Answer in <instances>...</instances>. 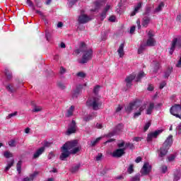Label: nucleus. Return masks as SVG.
I'll use <instances>...</instances> for the list:
<instances>
[{
  "label": "nucleus",
  "mask_w": 181,
  "mask_h": 181,
  "mask_svg": "<svg viewBox=\"0 0 181 181\" xmlns=\"http://www.w3.org/2000/svg\"><path fill=\"white\" fill-rule=\"evenodd\" d=\"M75 53L76 54H80V53H83L82 59L79 61V63L81 64H86V63L93 59V49H87V47L86 45V43L84 42H81L79 48L75 50Z\"/></svg>",
  "instance_id": "nucleus-1"
},
{
  "label": "nucleus",
  "mask_w": 181,
  "mask_h": 181,
  "mask_svg": "<svg viewBox=\"0 0 181 181\" xmlns=\"http://www.w3.org/2000/svg\"><path fill=\"white\" fill-rule=\"evenodd\" d=\"M172 144H173V136L170 135L164 141L163 146L158 150V158L160 160H163V158L168 154V151L172 146Z\"/></svg>",
  "instance_id": "nucleus-2"
},
{
  "label": "nucleus",
  "mask_w": 181,
  "mask_h": 181,
  "mask_svg": "<svg viewBox=\"0 0 181 181\" xmlns=\"http://www.w3.org/2000/svg\"><path fill=\"white\" fill-rule=\"evenodd\" d=\"M78 145V141L72 140L70 141H66L61 148V149H66L70 151L72 155H76L77 152H80V147L77 146Z\"/></svg>",
  "instance_id": "nucleus-3"
},
{
  "label": "nucleus",
  "mask_w": 181,
  "mask_h": 181,
  "mask_svg": "<svg viewBox=\"0 0 181 181\" xmlns=\"http://www.w3.org/2000/svg\"><path fill=\"white\" fill-rule=\"evenodd\" d=\"M103 105L101 100H100V98H93V99H88L86 102V105L89 108H92L94 111H98L100 110V107Z\"/></svg>",
  "instance_id": "nucleus-4"
},
{
  "label": "nucleus",
  "mask_w": 181,
  "mask_h": 181,
  "mask_svg": "<svg viewBox=\"0 0 181 181\" xmlns=\"http://www.w3.org/2000/svg\"><path fill=\"white\" fill-rule=\"evenodd\" d=\"M138 108H141V102L138 100H136L129 103V105L125 107L124 110L127 114H131L132 111H136V110Z\"/></svg>",
  "instance_id": "nucleus-5"
},
{
  "label": "nucleus",
  "mask_w": 181,
  "mask_h": 181,
  "mask_svg": "<svg viewBox=\"0 0 181 181\" xmlns=\"http://www.w3.org/2000/svg\"><path fill=\"white\" fill-rule=\"evenodd\" d=\"M136 78V74H132L126 77V78L124 79L126 87L124 88V91H127L129 88H131V87H132V81H134Z\"/></svg>",
  "instance_id": "nucleus-6"
},
{
  "label": "nucleus",
  "mask_w": 181,
  "mask_h": 181,
  "mask_svg": "<svg viewBox=\"0 0 181 181\" xmlns=\"http://www.w3.org/2000/svg\"><path fill=\"white\" fill-rule=\"evenodd\" d=\"M170 112L172 115H174V117H176V118H180V119H181L180 105H175L174 106H172L170 109Z\"/></svg>",
  "instance_id": "nucleus-7"
},
{
  "label": "nucleus",
  "mask_w": 181,
  "mask_h": 181,
  "mask_svg": "<svg viewBox=\"0 0 181 181\" xmlns=\"http://www.w3.org/2000/svg\"><path fill=\"white\" fill-rule=\"evenodd\" d=\"M151 172H152V165H151L148 162L144 163L140 170L141 176H148Z\"/></svg>",
  "instance_id": "nucleus-8"
},
{
  "label": "nucleus",
  "mask_w": 181,
  "mask_h": 181,
  "mask_svg": "<svg viewBox=\"0 0 181 181\" xmlns=\"http://www.w3.org/2000/svg\"><path fill=\"white\" fill-rule=\"evenodd\" d=\"M153 32L152 30H149L148 33V39L146 41V46H148L149 47H153L156 45V40L153 38Z\"/></svg>",
  "instance_id": "nucleus-9"
},
{
  "label": "nucleus",
  "mask_w": 181,
  "mask_h": 181,
  "mask_svg": "<svg viewBox=\"0 0 181 181\" xmlns=\"http://www.w3.org/2000/svg\"><path fill=\"white\" fill-rule=\"evenodd\" d=\"M42 0H34V2L35 4H33V1L32 0H26V4L33 9V11H36V6L37 8H42Z\"/></svg>",
  "instance_id": "nucleus-10"
},
{
  "label": "nucleus",
  "mask_w": 181,
  "mask_h": 181,
  "mask_svg": "<svg viewBox=\"0 0 181 181\" xmlns=\"http://www.w3.org/2000/svg\"><path fill=\"white\" fill-rule=\"evenodd\" d=\"M76 131H77V125L76 124V121L72 120V122L68 126L66 135H71V134H76Z\"/></svg>",
  "instance_id": "nucleus-11"
},
{
  "label": "nucleus",
  "mask_w": 181,
  "mask_h": 181,
  "mask_svg": "<svg viewBox=\"0 0 181 181\" xmlns=\"http://www.w3.org/2000/svg\"><path fill=\"white\" fill-rule=\"evenodd\" d=\"M162 132H163V129H158L153 132L149 133L147 136V142H151L153 138H158V136L160 135Z\"/></svg>",
  "instance_id": "nucleus-12"
},
{
  "label": "nucleus",
  "mask_w": 181,
  "mask_h": 181,
  "mask_svg": "<svg viewBox=\"0 0 181 181\" xmlns=\"http://www.w3.org/2000/svg\"><path fill=\"white\" fill-rule=\"evenodd\" d=\"M124 153H125V148L122 147L115 150L112 153V158H121L122 156H124Z\"/></svg>",
  "instance_id": "nucleus-13"
},
{
  "label": "nucleus",
  "mask_w": 181,
  "mask_h": 181,
  "mask_svg": "<svg viewBox=\"0 0 181 181\" xmlns=\"http://www.w3.org/2000/svg\"><path fill=\"white\" fill-rule=\"evenodd\" d=\"M117 148H123L127 151V148H129V149H135V146H134V144L132 143H125V141H122L121 143L117 144Z\"/></svg>",
  "instance_id": "nucleus-14"
},
{
  "label": "nucleus",
  "mask_w": 181,
  "mask_h": 181,
  "mask_svg": "<svg viewBox=\"0 0 181 181\" xmlns=\"http://www.w3.org/2000/svg\"><path fill=\"white\" fill-rule=\"evenodd\" d=\"M90 21H91V18L86 14H81L78 18L79 25L87 23L88 22H90Z\"/></svg>",
  "instance_id": "nucleus-15"
},
{
  "label": "nucleus",
  "mask_w": 181,
  "mask_h": 181,
  "mask_svg": "<svg viewBox=\"0 0 181 181\" xmlns=\"http://www.w3.org/2000/svg\"><path fill=\"white\" fill-rule=\"evenodd\" d=\"M62 153L59 156L60 160H66V158H69L71 153L67 149H62Z\"/></svg>",
  "instance_id": "nucleus-16"
},
{
  "label": "nucleus",
  "mask_w": 181,
  "mask_h": 181,
  "mask_svg": "<svg viewBox=\"0 0 181 181\" xmlns=\"http://www.w3.org/2000/svg\"><path fill=\"white\" fill-rule=\"evenodd\" d=\"M43 153H45V147H41L34 153L33 159H37Z\"/></svg>",
  "instance_id": "nucleus-17"
},
{
  "label": "nucleus",
  "mask_w": 181,
  "mask_h": 181,
  "mask_svg": "<svg viewBox=\"0 0 181 181\" xmlns=\"http://www.w3.org/2000/svg\"><path fill=\"white\" fill-rule=\"evenodd\" d=\"M82 89H83V85L77 86L76 88L72 93L73 98H77V97H78V94H80Z\"/></svg>",
  "instance_id": "nucleus-18"
},
{
  "label": "nucleus",
  "mask_w": 181,
  "mask_h": 181,
  "mask_svg": "<svg viewBox=\"0 0 181 181\" xmlns=\"http://www.w3.org/2000/svg\"><path fill=\"white\" fill-rule=\"evenodd\" d=\"M151 23V17L146 16L143 18L141 25L144 28H148V25Z\"/></svg>",
  "instance_id": "nucleus-19"
},
{
  "label": "nucleus",
  "mask_w": 181,
  "mask_h": 181,
  "mask_svg": "<svg viewBox=\"0 0 181 181\" xmlns=\"http://www.w3.org/2000/svg\"><path fill=\"white\" fill-rule=\"evenodd\" d=\"M142 8V3L139 2L136 6H134V10L131 13L130 16H135L136 13L139 12V10Z\"/></svg>",
  "instance_id": "nucleus-20"
},
{
  "label": "nucleus",
  "mask_w": 181,
  "mask_h": 181,
  "mask_svg": "<svg viewBox=\"0 0 181 181\" xmlns=\"http://www.w3.org/2000/svg\"><path fill=\"white\" fill-rule=\"evenodd\" d=\"M95 117H97L96 113L92 112V113L88 115L87 116H85L83 117V121H85V122H88L89 121H91V119H94V118H95Z\"/></svg>",
  "instance_id": "nucleus-21"
},
{
  "label": "nucleus",
  "mask_w": 181,
  "mask_h": 181,
  "mask_svg": "<svg viewBox=\"0 0 181 181\" xmlns=\"http://www.w3.org/2000/svg\"><path fill=\"white\" fill-rule=\"evenodd\" d=\"M165 8V3L161 1L158 6L154 9L153 13H159V12H162V10Z\"/></svg>",
  "instance_id": "nucleus-22"
},
{
  "label": "nucleus",
  "mask_w": 181,
  "mask_h": 181,
  "mask_svg": "<svg viewBox=\"0 0 181 181\" xmlns=\"http://www.w3.org/2000/svg\"><path fill=\"white\" fill-rule=\"evenodd\" d=\"M124 46L125 43L123 42L119 45V49H117V53L119 57H124V54H125V53L124 52Z\"/></svg>",
  "instance_id": "nucleus-23"
},
{
  "label": "nucleus",
  "mask_w": 181,
  "mask_h": 181,
  "mask_svg": "<svg viewBox=\"0 0 181 181\" xmlns=\"http://www.w3.org/2000/svg\"><path fill=\"white\" fill-rule=\"evenodd\" d=\"M145 108H146V105H141L139 108L138 112H134V118H138V117H139V115H141V114L142 113V112L144 111V110H145Z\"/></svg>",
  "instance_id": "nucleus-24"
},
{
  "label": "nucleus",
  "mask_w": 181,
  "mask_h": 181,
  "mask_svg": "<svg viewBox=\"0 0 181 181\" xmlns=\"http://www.w3.org/2000/svg\"><path fill=\"white\" fill-rule=\"evenodd\" d=\"M154 108H155V104L153 103H150L148 107L146 109V114L147 115H151Z\"/></svg>",
  "instance_id": "nucleus-25"
},
{
  "label": "nucleus",
  "mask_w": 181,
  "mask_h": 181,
  "mask_svg": "<svg viewBox=\"0 0 181 181\" xmlns=\"http://www.w3.org/2000/svg\"><path fill=\"white\" fill-rule=\"evenodd\" d=\"M74 105H71L69 109L67 110L66 114V117H73V113L74 112Z\"/></svg>",
  "instance_id": "nucleus-26"
},
{
  "label": "nucleus",
  "mask_w": 181,
  "mask_h": 181,
  "mask_svg": "<svg viewBox=\"0 0 181 181\" xmlns=\"http://www.w3.org/2000/svg\"><path fill=\"white\" fill-rule=\"evenodd\" d=\"M123 129H124V124H119L116 126L114 131L115 132L116 134H119V132H121V131H122Z\"/></svg>",
  "instance_id": "nucleus-27"
},
{
  "label": "nucleus",
  "mask_w": 181,
  "mask_h": 181,
  "mask_svg": "<svg viewBox=\"0 0 181 181\" xmlns=\"http://www.w3.org/2000/svg\"><path fill=\"white\" fill-rule=\"evenodd\" d=\"M153 64L154 65L153 73H156L159 69H160V63L158 61L153 62Z\"/></svg>",
  "instance_id": "nucleus-28"
},
{
  "label": "nucleus",
  "mask_w": 181,
  "mask_h": 181,
  "mask_svg": "<svg viewBox=\"0 0 181 181\" xmlns=\"http://www.w3.org/2000/svg\"><path fill=\"white\" fill-rule=\"evenodd\" d=\"M181 173L180 171L177 170L174 173V181H177L180 180Z\"/></svg>",
  "instance_id": "nucleus-29"
},
{
  "label": "nucleus",
  "mask_w": 181,
  "mask_h": 181,
  "mask_svg": "<svg viewBox=\"0 0 181 181\" xmlns=\"http://www.w3.org/2000/svg\"><path fill=\"white\" fill-rule=\"evenodd\" d=\"M144 77H145V72H144V71H140V72L139 73V74L137 75V77L135 78V81H136V82L141 81V78H144Z\"/></svg>",
  "instance_id": "nucleus-30"
},
{
  "label": "nucleus",
  "mask_w": 181,
  "mask_h": 181,
  "mask_svg": "<svg viewBox=\"0 0 181 181\" xmlns=\"http://www.w3.org/2000/svg\"><path fill=\"white\" fill-rule=\"evenodd\" d=\"M146 49V45L141 44L140 47L138 49V54H142L144 53V51Z\"/></svg>",
  "instance_id": "nucleus-31"
},
{
  "label": "nucleus",
  "mask_w": 181,
  "mask_h": 181,
  "mask_svg": "<svg viewBox=\"0 0 181 181\" xmlns=\"http://www.w3.org/2000/svg\"><path fill=\"white\" fill-rule=\"evenodd\" d=\"M4 73L6 76L8 80H11V78H12V72H11V71H9V69L8 68H5Z\"/></svg>",
  "instance_id": "nucleus-32"
},
{
  "label": "nucleus",
  "mask_w": 181,
  "mask_h": 181,
  "mask_svg": "<svg viewBox=\"0 0 181 181\" xmlns=\"http://www.w3.org/2000/svg\"><path fill=\"white\" fill-rule=\"evenodd\" d=\"M103 4H104V1H103V0L96 1L95 2V9H99V8H100Z\"/></svg>",
  "instance_id": "nucleus-33"
},
{
  "label": "nucleus",
  "mask_w": 181,
  "mask_h": 181,
  "mask_svg": "<svg viewBox=\"0 0 181 181\" xmlns=\"http://www.w3.org/2000/svg\"><path fill=\"white\" fill-rule=\"evenodd\" d=\"M151 11H152V7L151 6H147L146 7V11L144 13V16H149V13H151Z\"/></svg>",
  "instance_id": "nucleus-34"
},
{
  "label": "nucleus",
  "mask_w": 181,
  "mask_h": 181,
  "mask_svg": "<svg viewBox=\"0 0 181 181\" xmlns=\"http://www.w3.org/2000/svg\"><path fill=\"white\" fill-rule=\"evenodd\" d=\"M80 166H81L80 164H77V165L73 166V167L71 168V172L72 173H76V172H78V169H80Z\"/></svg>",
  "instance_id": "nucleus-35"
},
{
  "label": "nucleus",
  "mask_w": 181,
  "mask_h": 181,
  "mask_svg": "<svg viewBox=\"0 0 181 181\" xmlns=\"http://www.w3.org/2000/svg\"><path fill=\"white\" fill-rule=\"evenodd\" d=\"M141 174L138 173L136 174L134 177L131 178V181H140L141 180Z\"/></svg>",
  "instance_id": "nucleus-36"
},
{
  "label": "nucleus",
  "mask_w": 181,
  "mask_h": 181,
  "mask_svg": "<svg viewBox=\"0 0 181 181\" xmlns=\"http://www.w3.org/2000/svg\"><path fill=\"white\" fill-rule=\"evenodd\" d=\"M103 139V137H98L95 140L90 141V146H94L95 145H97L100 141Z\"/></svg>",
  "instance_id": "nucleus-37"
},
{
  "label": "nucleus",
  "mask_w": 181,
  "mask_h": 181,
  "mask_svg": "<svg viewBox=\"0 0 181 181\" xmlns=\"http://www.w3.org/2000/svg\"><path fill=\"white\" fill-rule=\"evenodd\" d=\"M16 168H17V172L18 173H21V172H22V160H19L17 163Z\"/></svg>",
  "instance_id": "nucleus-38"
},
{
  "label": "nucleus",
  "mask_w": 181,
  "mask_h": 181,
  "mask_svg": "<svg viewBox=\"0 0 181 181\" xmlns=\"http://www.w3.org/2000/svg\"><path fill=\"white\" fill-rule=\"evenodd\" d=\"M13 163H15V160H11V161L7 164V166L5 168V172H8V170H9V168L13 166Z\"/></svg>",
  "instance_id": "nucleus-39"
},
{
  "label": "nucleus",
  "mask_w": 181,
  "mask_h": 181,
  "mask_svg": "<svg viewBox=\"0 0 181 181\" xmlns=\"http://www.w3.org/2000/svg\"><path fill=\"white\" fill-rule=\"evenodd\" d=\"M134 164H130L127 168V173L131 175L132 173H134Z\"/></svg>",
  "instance_id": "nucleus-40"
},
{
  "label": "nucleus",
  "mask_w": 181,
  "mask_h": 181,
  "mask_svg": "<svg viewBox=\"0 0 181 181\" xmlns=\"http://www.w3.org/2000/svg\"><path fill=\"white\" fill-rule=\"evenodd\" d=\"M6 89L8 93H15V90L13 89V87L11 84L7 85L6 86Z\"/></svg>",
  "instance_id": "nucleus-41"
},
{
  "label": "nucleus",
  "mask_w": 181,
  "mask_h": 181,
  "mask_svg": "<svg viewBox=\"0 0 181 181\" xmlns=\"http://www.w3.org/2000/svg\"><path fill=\"white\" fill-rule=\"evenodd\" d=\"M172 74V69L168 68V69L164 74V78H169V76Z\"/></svg>",
  "instance_id": "nucleus-42"
},
{
  "label": "nucleus",
  "mask_w": 181,
  "mask_h": 181,
  "mask_svg": "<svg viewBox=\"0 0 181 181\" xmlns=\"http://www.w3.org/2000/svg\"><path fill=\"white\" fill-rule=\"evenodd\" d=\"M4 158H6L8 159L9 158H13V154H12V153H11L9 151H5L4 153Z\"/></svg>",
  "instance_id": "nucleus-43"
},
{
  "label": "nucleus",
  "mask_w": 181,
  "mask_h": 181,
  "mask_svg": "<svg viewBox=\"0 0 181 181\" xmlns=\"http://www.w3.org/2000/svg\"><path fill=\"white\" fill-rule=\"evenodd\" d=\"M52 142L47 141H44L43 143V146L42 148H45V150L46 149V148H49V146H52Z\"/></svg>",
  "instance_id": "nucleus-44"
},
{
  "label": "nucleus",
  "mask_w": 181,
  "mask_h": 181,
  "mask_svg": "<svg viewBox=\"0 0 181 181\" xmlns=\"http://www.w3.org/2000/svg\"><path fill=\"white\" fill-rule=\"evenodd\" d=\"M78 0H68V5L71 8Z\"/></svg>",
  "instance_id": "nucleus-45"
},
{
  "label": "nucleus",
  "mask_w": 181,
  "mask_h": 181,
  "mask_svg": "<svg viewBox=\"0 0 181 181\" xmlns=\"http://www.w3.org/2000/svg\"><path fill=\"white\" fill-rule=\"evenodd\" d=\"M8 145L11 148H13V147L16 146V141L11 140L10 141H8Z\"/></svg>",
  "instance_id": "nucleus-46"
},
{
  "label": "nucleus",
  "mask_w": 181,
  "mask_h": 181,
  "mask_svg": "<svg viewBox=\"0 0 181 181\" xmlns=\"http://www.w3.org/2000/svg\"><path fill=\"white\" fill-rule=\"evenodd\" d=\"M57 86L61 90H64V88H66V86L64 83H63V82H58Z\"/></svg>",
  "instance_id": "nucleus-47"
},
{
  "label": "nucleus",
  "mask_w": 181,
  "mask_h": 181,
  "mask_svg": "<svg viewBox=\"0 0 181 181\" xmlns=\"http://www.w3.org/2000/svg\"><path fill=\"white\" fill-rule=\"evenodd\" d=\"M100 87L101 86H100V85H97L96 86L94 87L93 88L94 94H98V91H100Z\"/></svg>",
  "instance_id": "nucleus-48"
},
{
  "label": "nucleus",
  "mask_w": 181,
  "mask_h": 181,
  "mask_svg": "<svg viewBox=\"0 0 181 181\" xmlns=\"http://www.w3.org/2000/svg\"><path fill=\"white\" fill-rule=\"evenodd\" d=\"M77 77H81V78H84L86 77V74L84 72H78L76 74Z\"/></svg>",
  "instance_id": "nucleus-49"
},
{
  "label": "nucleus",
  "mask_w": 181,
  "mask_h": 181,
  "mask_svg": "<svg viewBox=\"0 0 181 181\" xmlns=\"http://www.w3.org/2000/svg\"><path fill=\"white\" fill-rule=\"evenodd\" d=\"M37 176V172H34L33 174H31L30 175V180H33V179H35V177H36Z\"/></svg>",
  "instance_id": "nucleus-50"
},
{
  "label": "nucleus",
  "mask_w": 181,
  "mask_h": 181,
  "mask_svg": "<svg viewBox=\"0 0 181 181\" xmlns=\"http://www.w3.org/2000/svg\"><path fill=\"white\" fill-rule=\"evenodd\" d=\"M106 17H107V12L103 11L100 14V20L104 21L105 18Z\"/></svg>",
  "instance_id": "nucleus-51"
},
{
  "label": "nucleus",
  "mask_w": 181,
  "mask_h": 181,
  "mask_svg": "<svg viewBox=\"0 0 181 181\" xmlns=\"http://www.w3.org/2000/svg\"><path fill=\"white\" fill-rule=\"evenodd\" d=\"M16 115H18V112H14L13 113L9 114V115L7 116L6 119H9L12 118V117H16Z\"/></svg>",
  "instance_id": "nucleus-52"
},
{
  "label": "nucleus",
  "mask_w": 181,
  "mask_h": 181,
  "mask_svg": "<svg viewBox=\"0 0 181 181\" xmlns=\"http://www.w3.org/2000/svg\"><path fill=\"white\" fill-rule=\"evenodd\" d=\"M149 127H151V122H148L145 124V126H144V132L148 131V129H149Z\"/></svg>",
  "instance_id": "nucleus-53"
},
{
  "label": "nucleus",
  "mask_w": 181,
  "mask_h": 181,
  "mask_svg": "<svg viewBox=\"0 0 181 181\" xmlns=\"http://www.w3.org/2000/svg\"><path fill=\"white\" fill-rule=\"evenodd\" d=\"M177 134L178 135H180L181 134V123L178 124V126L176 127Z\"/></svg>",
  "instance_id": "nucleus-54"
},
{
  "label": "nucleus",
  "mask_w": 181,
  "mask_h": 181,
  "mask_svg": "<svg viewBox=\"0 0 181 181\" xmlns=\"http://www.w3.org/2000/svg\"><path fill=\"white\" fill-rule=\"evenodd\" d=\"M114 135H117V134L115 133V130H113V132L107 134L106 135L107 138H112V136H114Z\"/></svg>",
  "instance_id": "nucleus-55"
},
{
  "label": "nucleus",
  "mask_w": 181,
  "mask_h": 181,
  "mask_svg": "<svg viewBox=\"0 0 181 181\" xmlns=\"http://www.w3.org/2000/svg\"><path fill=\"white\" fill-rule=\"evenodd\" d=\"M103 159V153H98V155L95 157V160L97 162Z\"/></svg>",
  "instance_id": "nucleus-56"
},
{
  "label": "nucleus",
  "mask_w": 181,
  "mask_h": 181,
  "mask_svg": "<svg viewBox=\"0 0 181 181\" xmlns=\"http://www.w3.org/2000/svg\"><path fill=\"white\" fill-rule=\"evenodd\" d=\"M54 156H56L54 155V153H53L52 151H51L49 154H48V156H47V158L48 159H53V158H54Z\"/></svg>",
  "instance_id": "nucleus-57"
},
{
  "label": "nucleus",
  "mask_w": 181,
  "mask_h": 181,
  "mask_svg": "<svg viewBox=\"0 0 181 181\" xmlns=\"http://www.w3.org/2000/svg\"><path fill=\"white\" fill-rule=\"evenodd\" d=\"M40 111H42V107H34V109L33 110V112H40Z\"/></svg>",
  "instance_id": "nucleus-58"
},
{
  "label": "nucleus",
  "mask_w": 181,
  "mask_h": 181,
  "mask_svg": "<svg viewBox=\"0 0 181 181\" xmlns=\"http://www.w3.org/2000/svg\"><path fill=\"white\" fill-rule=\"evenodd\" d=\"M163 105L162 104V103H158L157 105H156L155 106H154V108L156 109V110H160V108H162V106H163Z\"/></svg>",
  "instance_id": "nucleus-59"
},
{
  "label": "nucleus",
  "mask_w": 181,
  "mask_h": 181,
  "mask_svg": "<svg viewBox=\"0 0 181 181\" xmlns=\"http://www.w3.org/2000/svg\"><path fill=\"white\" fill-rule=\"evenodd\" d=\"M161 169H162V173H166V172L168 171V166L163 165L161 167Z\"/></svg>",
  "instance_id": "nucleus-60"
},
{
  "label": "nucleus",
  "mask_w": 181,
  "mask_h": 181,
  "mask_svg": "<svg viewBox=\"0 0 181 181\" xmlns=\"http://www.w3.org/2000/svg\"><path fill=\"white\" fill-rule=\"evenodd\" d=\"M117 18L115 17V16H111L109 18V22H115Z\"/></svg>",
  "instance_id": "nucleus-61"
},
{
  "label": "nucleus",
  "mask_w": 181,
  "mask_h": 181,
  "mask_svg": "<svg viewBox=\"0 0 181 181\" xmlns=\"http://www.w3.org/2000/svg\"><path fill=\"white\" fill-rule=\"evenodd\" d=\"M45 37H46L47 40L49 42L50 40V37H51L50 33L46 32Z\"/></svg>",
  "instance_id": "nucleus-62"
},
{
  "label": "nucleus",
  "mask_w": 181,
  "mask_h": 181,
  "mask_svg": "<svg viewBox=\"0 0 181 181\" xmlns=\"http://www.w3.org/2000/svg\"><path fill=\"white\" fill-rule=\"evenodd\" d=\"M165 86H166V81L161 82L159 86L160 90H162V88H163V87H165Z\"/></svg>",
  "instance_id": "nucleus-63"
},
{
  "label": "nucleus",
  "mask_w": 181,
  "mask_h": 181,
  "mask_svg": "<svg viewBox=\"0 0 181 181\" xmlns=\"http://www.w3.org/2000/svg\"><path fill=\"white\" fill-rule=\"evenodd\" d=\"M59 73L60 74H64V73H66V69H64V67L63 66L60 67Z\"/></svg>",
  "instance_id": "nucleus-64"
}]
</instances>
